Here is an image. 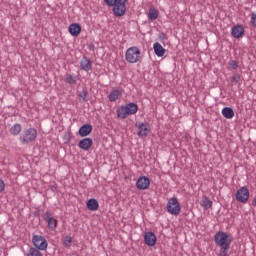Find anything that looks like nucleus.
<instances>
[{"label":"nucleus","mask_w":256,"mask_h":256,"mask_svg":"<svg viewBox=\"0 0 256 256\" xmlns=\"http://www.w3.org/2000/svg\"><path fill=\"white\" fill-rule=\"evenodd\" d=\"M215 243L220 247L219 256H227L229 253V247L231 246V236H228L225 232L216 233Z\"/></svg>","instance_id":"nucleus-1"},{"label":"nucleus","mask_w":256,"mask_h":256,"mask_svg":"<svg viewBox=\"0 0 256 256\" xmlns=\"http://www.w3.org/2000/svg\"><path fill=\"white\" fill-rule=\"evenodd\" d=\"M108 7H113V13L116 17H123L127 11V0H105Z\"/></svg>","instance_id":"nucleus-2"},{"label":"nucleus","mask_w":256,"mask_h":256,"mask_svg":"<svg viewBox=\"0 0 256 256\" xmlns=\"http://www.w3.org/2000/svg\"><path fill=\"white\" fill-rule=\"evenodd\" d=\"M137 111H139V106L131 102L118 107L116 113L118 119H125L126 117H129V115L137 114Z\"/></svg>","instance_id":"nucleus-3"},{"label":"nucleus","mask_w":256,"mask_h":256,"mask_svg":"<svg viewBox=\"0 0 256 256\" xmlns=\"http://www.w3.org/2000/svg\"><path fill=\"white\" fill-rule=\"evenodd\" d=\"M125 59L127 63H139L141 61V50L137 46H132L126 50Z\"/></svg>","instance_id":"nucleus-4"},{"label":"nucleus","mask_w":256,"mask_h":256,"mask_svg":"<svg viewBox=\"0 0 256 256\" xmlns=\"http://www.w3.org/2000/svg\"><path fill=\"white\" fill-rule=\"evenodd\" d=\"M37 139V130L34 128H29L23 131L20 136V142L23 145H29V143H33Z\"/></svg>","instance_id":"nucleus-5"},{"label":"nucleus","mask_w":256,"mask_h":256,"mask_svg":"<svg viewBox=\"0 0 256 256\" xmlns=\"http://www.w3.org/2000/svg\"><path fill=\"white\" fill-rule=\"evenodd\" d=\"M167 211L170 215H179L181 213V205L177 197H172L168 200Z\"/></svg>","instance_id":"nucleus-6"},{"label":"nucleus","mask_w":256,"mask_h":256,"mask_svg":"<svg viewBox=\"0 0 256 256\" xmlns=\"http://www.w3.org/2000/svg\"><path fill=\"white\" fill-rule=\"evenodd\" d=\"M32 242L34 247H36V249H39V251H45L48 247L47 239H45V237L41 235L33 236Z\"/></svg>","instance_id":"nucleus-7"},{"label":"nucleus","mask_w":256,"mask_h":256,"mask_svg":"<svg viewBox=\"0 0 256 256\" xmlns=\"http://www.w3.org/2000/svg\"><path fill=\"white\" fill-rule=\"evenodd\" d=\"M151 185V180H149V177L147 176H141L138 178L136 182V187L140 191H145L147 190Z\"/></svg>","instance_id":"nucleus-8"},{"label":"nucleus","mask_w":256,"mask_h":256,"mask_svg":"<svg viewBox=\"0 0 256 256\" xmlns=\"http://www.w3.org/2000/svg\"><path fill=\"white\" fill-rule=\"evenodd\" d=\"M236 199L240 203H247L249 201V189L241 187L236 193Z\"/></svg>","instance_id":"nucleus-9"},{"label":"nucleus","mask_w":256,"mask_h":256,"mask_svg":"<svg viewBox=\"0 0 256 256\" xmlns=\"http://www.w3.org/2000/svg\"><path fill=\"white\" fill-rule=\"evenodd\" d=\"M144 241L148 247H155L157 245V236L153 232H146L144 234Z\"/></svg>","instance_id":"nucleus-10"},{"label":"nucleus","mask_w":256,"mask_h":256,"mask_svg":"<svg viewBox=\"0 0 256 256\" xmlns=\"http://www.w3.org/2000/svg\"><path fill=\"white\" fill-rule=\"evenodd\" d=\"M149 133H151V125H149L148 123H140L138 125V137H147Z\"/></svg>","instance_id":"nucleus-11"},{"label":"nucleus","mask_w":256,"mask_h":256,"mask_svg":"<svg viewBox=\"0 0 256 256\" xmlns=\"http://www.w3.org/2000/svg\"><path fill=\"white\" fill-rule=\"evenodd\" d=\"M44 221H47L49 229L55 231L57 229V219L53 218L50 212H46L43 215Z\"/></svg>","instance_id":"nucleus-12"},{"label":"nucleus","mask_w":256,"mask_h":256,"mask_svg":"<svg viewBox=\"0 0 256 256\" xmlns=\"http://www.w3.org/2000/svg\"><path fill=\"white\" fill-rule=\"evenodd\" d=\"M231 35L235 39H241L245 35V28H243V25H236L232 28Z\"/></svg>","instance_id":"nucleus-13"},{"label":"nucleus","mask_w":256,"mask_h":256,"mask_svg":"<svg viewBox=\"0 0 256 256\" xmlns=\"http://www.w3.org/2000/svg\"><path fill=\"white\" fill-rule=\"evenodd\" d=\"M92 146L93 140L91 138H84L78 144V147H80V149H83V151H89Z\"/></svg>","instance_id":"nucleus-14"},{"label":"nucleus","mask_w":256,"mask_h":256,"mask_svg":"<svg viewBox=\"0 0 256 256\" xmlns=\"http://www.w3.org/2000/svg\"><path fill=\"white\" fill-rule=\"evenodd\" d=\"M68 31L70 34H72L73 37H79L81 34V25L77 23L71 24L68 28Z\"/></svg>","instance_id":"nucleus-15"},{"label":"nucleus","mask_w":256,"mask_h":256,"mask_svg":"<svg viewBox=\"0 0 256 256\" xmlns=\"http://www.w3.org/2000/svg\"><path fill=\"white\" fill-rule=\"evenodd\" d=\"M92 131H93V126H91L89 124H84L79 129V135H80V137H87V135H91Z\"/></svg>","instance_id":"nucleus-16"},{"label":"nucleus","mask_w":256,"mask_h":256,"mask_svg":"<svg viewBox=\"0 0 256 256\" xmlns=\"http://www.w3.org/2000/svg\"><path fill=\"white\" fill-rule=\"evenodd\" d=\"M153 49H154V53L155 55H157V57H163L165 55V48H163V46L161 45V43L156 42L153 44Z\"/></svg>","instance_id":"nucleus-17"},{"label":"nucleus","mask_w":256,"mask_h":256,"mask_svg":"<svg viewBox=\"0 0 256 256\" xmlns=\"http://www.w3.org/2000/svg\"><path fill=\"white\" fill-rule=\"evenodd\" d=\"M87 209L89 211H97L99 209V202L95 198H91L86 203Z\"/></svg>","instance_id":"nucleus-18"},{"label":"nucleus","mask_w":256,"mask_h":256,"mask_svg":"<svg viewBox=\"0 0 256 256\" xmlns=\"http://www.w3.org/2000/svg\"><path fill=\"white\" fill-rule=\"evenodd\" d=\"M123 95V91H121V89H115L112 90L108 96L109 101L111 102H115L117 101V99H119V97H121Z\"/></svg>","instance_id":"nucleus-19"},{"label":"nucleus","mask_w":256,"mask_h":256,"mask_svg":"<svg viewBox=\"0 0 256 256\" xmlns=\"http://www.w3.org/2000/svg\"><path fill=\"white\" fill-rule=\"evenodd\" d=\"M80 68L82 71H91V60L87 59V57H84L80 61Z\"/></svg>","instance_id":"nucleus-20"},{"label":"nucleus","mask_w":256,"mask_h":256,"mask_svg":"<svg viewBox=\"0 0 256 256\" xmlns=\"http://www.w3.org/2000/svg\"><path fill=\"white\" fill-rule=\"evenodd\" d=\"M222 115L225 119H233V117H235V112L231 107H224L222 109Z\"/></svg>","instance_id":"nucleus-21"},{"label":"nucleus","mask_w":256,"mask_h":256,"mask_svg":"<svg viewBox=\"0 0 256 256\" xmlns=\"http://www.w3.org/2000/svg\"><path fill=\"white\" fill-rule=\"evenodd\" d=\"M200 204L204 209H211V207H213V202L205 196L202 198Z\"/></svg>","instance_id":"nucleus-22"},{"label":"nucleus","mask_w":256,"mask_h":256,"mask_svg":"<svg viewBox=\"0 0 256 256\" xmlns=\"http://www.w3.org/2000/svg\"><path fill=\"white\" fill-rule=\"evenodd\" d=\"M158 17H159V11H157V9H155V8H150L149 13H148V18L151 21H156V19H158Z\"/></svg>","instance_id":"nucleus-23"},{"label":"nucleus","mask_w":256,"mask_h":256,"mask_svg":"<svg viewBox=\"0 0 256 256\" xmlns=\"http://www.w3.org/2000/svg\"><path fill=\"white\" fill-rule=\"evenodd\" d=\"M22 127L21 124L16 123L10 128L11 135L17 136L19 133H21Z\"/></svg>","instance_id":"nucleus-24"},{"label":"nucleus","mask_w":256,"mask_h":256,"mask_svg":"<svg viewBox=\"0 0 256 256\" xmlns=\"http://www.w3.org/2000/svg\"><path fill=\"white\" fill-rule=\"evenodd\" d=\"M65 82L69 83V85H75V83H77V77L71 74H67L65 78Z\"/></svg>","instance_id":"nucleus-25"},{"label":"nucleus","mask_w":256,"mask_h":256,"mask_svg":"<svg viewBox=\"0 0 256 256\" xmlns=\"http://www.w3.org/2000/svg\"><path fill=\"white\" fill-rule=\"evenodd\" d=\"M71 243H73V237L65 236L63 240L64 247H71Z\"/></svg>","instance_id":"nucleus-26"},{"label":"nucleus","mask_w":256,"mask_h":256,"mask_svg":"<svg viewBox=\"0 0 256 256\" xmlns=\"http://www.w3.org/2000/svg\"><path fill=\"white\" fill-rule=\"evenodd\" d=\"M231 83L237 84L241 81V75L240 74H233V76L230 78Z\"/></svg>","instance_id":"nucleus-27"},{"label":"nucleus","mask_w":256,"mask_h":256,"mask_svg":"<svg viewBox=\"0 0 256 256\" xmlns=\"http://www.w3.org/2000/svg\"><path fill=\"white\" fill-rule=\"evenodd\" d=\"M27 256H42V255L39 250L35 248H31Z\"/></svg>","instance_id":"nucleus-28"},{"label":"nucleus","mask_w":256,"mask_h":256,"mask_svg":"<svg viewBox=\"0 0 256 256\" xmlns=\"http://www.w3.org/2000/svg\"><path fill=\"white\" fill-rule=\"evenodd\" d=\"M229 65H230L231 69H237L239 67V62L232 60V61H230Z\"/></svg>","instance_id":"nucleus-29"},{"label":"nucleus","mask_w":256,"mask_h":256,"mask_svg":"<svg viewBox=\"0 0 256 256\" xmlns=\"http://www.w3.org/2000/svg\"><path fill=\"white\" fill-rule=\"evenodd\" d=\"M80 97V101H87L86 97H87V92H82L81 94H79Z\"/></svg>","instance_id":"nucleus-30"},{"label":"nucleus","mask_w":256,"mask_h":256,"mask_svg":"<svg viewBox=\"0 0 256 256\" xmlns=\"http://www.w3.org/2000/svg\"><path fill=\"white\" fill-rule=\"evenodd\" d=\"M251 24L253 25V27H256V14L255 13L252 14Z\"/></svg>","instance_id":"nucleus-31"},{"label":"nucleus","mask_w":256,"mask_h":256,"mask_svg":"<svg viewBox=\"0 0 256 256\" xmlns=\"http://www.w3.org/2000/svg\"><path fill=\"white\" fill-rule=\"evenodd\" d=\"M5 191V182L0 179V193H3Z\"/></svg>","instance_id":"nucleus-32"},{"label":"nucleus","mask_w":256,"mask_h":256,"mask_svg":"<svg viewBox=\"0 0 256 256\" xmlns=\"http://www.w3.org/2000/svg\"><path fill=\"white\" fill-rule=\"evenodd\" d=\"M252 205L256 207V198L253 200Z\"/></svg>","instance_id":"nucleus-33"}]
</instances>
